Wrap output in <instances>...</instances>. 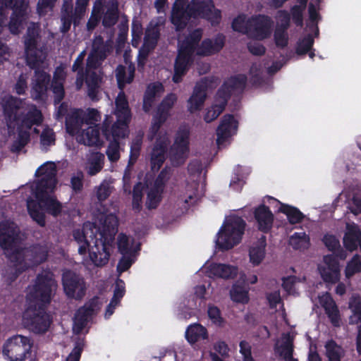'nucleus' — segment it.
<instances>
[{
    "label": "nucleus",
    "instance_id": "1",
    "mask_svg": "<svg viewBox=\"0 0 361 361\" xmlns=\"http://www.w3.org/2000/svg\"><path fill=\"white\" fill-rule=\"evenodd\" d=\"M117 226L118 219L114 209V211L99 212L94 223H85L82 228L75 230L73 238L82 259L90 260L96 266L106 264L109 259Z\"/></svg>",
    "mask_w": 361,
    "mask_h": 361
},
{
    "label": "nucleus",
    "instance_id": "2",
    "mask_svg": "<svg viewBox=\"0 0 361 361\" xmlns=\"http://www.w3.org/2000/svg\"><path fill=\"white\" fill-rule=\"evenodd\" d=\"M56 171L54 162L43 164L35 172L36 183L30 188H25L35 197L27 200L29 214L42 226L45 224V213L56 216L61 212L62 206L53 195L57 183Z\"/></svg>",
    "mask_w": 361,
    "mask_h": 361
},
{
    "label": "nucleus",
    "instance_id": "3",
    "mask_svg": "<svg viewBox=\"0 0 361 361\" xmlns=\"http://www.w3.org/2000/svg\"><path fill=\"white\" fill-rule=\"evenodd\" d=\"M18 228L9 220L0 223V247L6 251L11 267L4 275L7 281H13L18 275L46 260L47 250L37 245L21 248L18 244Z\"/></svg>",
    "mask_w": 361,
    "mask_h": 361
},
{
    "label": "nucleus",
    "instance_id": "4",
    "mask_svg": "<svg viewBox=\"0 0 361 361\" xmlns=\"http://www.w3.org/2000/svg\"><path fill=\"white\" fill-rule=\"evenodd\" d=\"M56 283L51 273H44L37 276L30 286L26 295V310L23 313L24 324L36 333L46 331L50 324V318L42 309L51 300Z\"/></svg>",
    "mask_w": 361,
    "mask_h": 361
},
{
    "label": "nucleus",
    "instance_id": "5",
    "mask_svg": "<svg viewBox=\"0 0 361 361\" xmlns=\"http://www.w3.org/2000/svg\"><path fill=\"white\" fill-rule=\"evenodd\" d=\"M3 109L8 129L16 128L18 131V137L11 149L20 151L29 141L31 132L37 133L32 126H39L42 122V113L35 105L12 96L4 99Z\"/></svg>",
    "mask_w": 361,
    "mask_h": 361
},
{
    "label": "nucleus",
    "instance_id": "6",
    "mask_svg": "<svg viewBox=\"0 0 361 361\" xmlns=\"http://www.w3.org/2000/svg\"><path fill=\"white\" fill-rule=\"evenodd\" d=\"M202 37V31L199 29L190 31L186 37H178V55L177 56L173 80L178 83L185 73L189 65L193 60L194 54L210 56L219 51L224 44V37L218 35L214 39H206L198 45Z\"/></svg>",
    "mask_w": 361,
    "mask_h": 361
},
{
    "label": "nucleus",
    "instance_id": "7",
    "mask_svg": "<svg viewBox=\"0 0 361 361\" xmlns=\"http://www.w3.org/2000/svg\"><path fill=\"white\" fill-rule=\"evenodd\" d=\"M100 121L101 114L95 109H73L66 116V131L81 144L100 147L104 145L97 127Z\"/></svg>",
    "mask_w": 361,
    "mask_h": 361
},
{
    "label": "nucleus",
    "instance_id": "8",
    "mask_svg": "<svg viewBox=\"0 0 361 361\" xmlns=\"http://www.w3.org/2000/svg\"><path fill=\"white\" fill-rule=\"evenodd\" d=\"M176 100L177 96L173 93L168 94L162 100L149 129L148 138L154 142L151 154V164L154 171L158 170L165 160V152L170 143V137L168 130L161 128V126L169 117L170 110Z\"/></svg>",
    "mask_w": 361,
    "mask_h": 361
},
{
    "label": "nucleus",
    "instance_id": "9",
    "mask_svg": "<svg viewBox=\"0 0 361 361\" xmlns=\"http://www.w3.org/2000/svg\"><path fill=\"white\" fill-rule=\"evenodd\" d=\"M115 102L116 122L109 129L112 121L111 116H106L102 126L106 138L111 140L106 149V155L111 162L117 161L120 158L121 150L120 140L128 135V126L131 118L128 102L122 91L118 94Z\"/></svg>",
    "mask_w": 361,
    "mask_h": 361
},
{
    "label": "nucleus",
    "instance_id": "10",
    "mask_svg": "<svg viewBox=\"0 0 361 361\" xmlns=\"http://www.w3.org/2000/svg\"><path fill=\"white\" fill-rule=\"evenodd\" d=\"M38 35V26L31 24L27 29V36L25 39V54L27 63L32 68H35L31 89V96L35 99H44L47 94V84L49 76L44 70L46 59V53L42 49L37 47V37Z\"/></svg>",
    "mask_w": 361,
    "mask_h": 361
},
{
    "label": "nucleus",
    "instance_id": "11",
    "mask_svg": "<svg viewBox=\"0 0 361 361\" xmlns=\"http://www.w3.org/2000/svg\"><path fill=\"white\" fill-rule=\"evenodd\" d=\"M206 18L212 23L220 19V11L214 8L211 0H193L190 5L188 0H176L174 3L171 22L177 30L184 28L190 18Z\"/></svg>",
    "mask_w": 361,
    "mask_h": 361
},
{
    "label": "nucleus",
    "instance_id": "12",
    "mask_svg": "<svg viewBox=\"0 0 361 361\" xmlns=\"http://www.w3.org/2000/svg\"><path fill=\"white\" fill-rule=\"evenodd\" d=\"M106 47L103 44L102 39L97 37L92 44V51L90 53L86 68V83L89 97L92 99H97L99 83L101 81L99 71L97 67L102 61L106 58Z\"/></svg>",
    "mask_w": 361,
    "mask_h": 361
},
{
    "label": "nucleus",
    "instance_id": "13",
    "mask_svg": "<svg viewBox=\"0 0 361 361\" xmlns=\"http://www.w3.org/2000/svg\"><path fill=\"white\" fill-rule=\"evenodd\" d=\"M245 228V222L240 216H227L217 233L216 245L224 250L232 249L241 242Z\"/></svg>",
    "mask_w": 361,
    "mask_h": 361
},
{
    "label": "nucleus",
    "instance_id": "14",
    "mask_svg": "<svg viewBox=\"0 0 361 361\" xmlns=\"http://www.w3.org/2000/svg\"><path fill=\"white\" fill-rule=\"evenodd\" d=\"M188 171L190 176L179 199L180 203L184 204L185 209L196 203L204 192L202 181L204 173L202 171L201 163L198 161L192 162L189 165Z\"/></svg>",
    "mask_w": 361,
    "mask_h": 361
},
{
    "label": "nucleus",
    "instance_id": "15",
    "mask_svg": "<svg viewBox=\"0 0 361 361\" xmlns=\"http://www.w3.org/2000/svg\"><path fill=\"white\" fill-rule=\"evenodd\" d=\"M3 353L5 359L11 361L33 360L36 358L32 342L29 338L20 335L14 336L6 341Z\"/></svg>",
    "mask_w": 361,
    "mask_h": 361
},
{
    "label": "nucleus",
    "instance_id": "16",
    "mask_svg": "<svg viewBox=\"0 0 361 361\" xmlns=\"http://www.w3.org/2000/svg\"><path fill=\"white\" fill-rule=\"evenodd\" d=\"M189 130L181 128L176 133L174 143L170 150V159L173 164L183 163L188 153Z\"/></svg>",
    "mask_w": 361,
    "mask_h": 361
},
{
    "label": "nucleus",
    "instance_id": "17",
    "mask_svg": "<svg viewBox=\"0 0 361 361\" xmlns=\"http://www.w3.org/2000/svg\"><path fill=\"white\" fill-rule=\"evenodd\" d=\"M102 302L99 298H95L80 308L74 317L73 331L79 334L86 327L87 323L100 308Z\"/></svg>",
    "mask_w": 361,
    "mask_h": 361
},
{
    "label": "nucleus",
    "instance_id": "18",
    "mask_svg": "<svg viewBox=\"0 0 361 361\" xmlns=\"http://www.w3.org/2000/svg\"><path fill=\"white\" fill-rule=\"evenodd\" d=\"M63 290L70 298L81 299L85 294L86 286L83 279L71 271H66L62 278Z\"/></svg>",
    "mask_w": 361,
    "mask_h": 361
},
{
    "label": "nucleus",
    "instance_id": "19",
    "mask_svg": "<svg viewBox=\"0 0 361 361\" xmlns=\"http://www.w3.org/2000/svg\"><path fill=\"white\" fill-rule=\"evenodd\" d=\"M250 27L247 35L257 40H263L270 37L272 30L273 21L267 16H252Z\"/></svg>",
    "mask_w": 361,
    "mask_h": 361
},
{
    "label": "nucleus",
    "instance_id": "20",
    "mask_svg": "<svg viewBox=\"0 0 361 361\" xmlns=\"http://www.w3.org/2000/svg\"><path fill=\"white\" fill-rule=\"evenodd\" d=\"M318 270L322 279L328 283H336L341 278V269L338 260L332 255L324 257L318 266Z\"/></svg>",
    "mask_w": 361,
    "mask_h": 361
},
{
    "label": "nucleus",
    "instance_id": "21",
    "mask_svg": "<svg viewBox=\"0 0 361 361\" xmlns=\"http://www.w3.org/2000/svg\"><path fill=\"white\" fill-rule=\"evenodd\" d=\"M238 121L231 115H225L216 129V143L219 147L226 145L236 133Z\"/></svg>",
    "mask_w": 361,
    "mask_h": 361
},
{
    "label": "nucleus",
    "instance_id": "22",
    "mask_svg": "<svg viewBox=\"0 0 361 361\" xmlns=\"http://www.w3.org/2000/svg\"><path fill=\"white\" fill-rule=\"evenodd\" d=\"M202 269L209 278L224 279L233 278L238 272V269L235 266L209 262H206Z\"/></svg>",
    "mask_w": 361,
    "mask_h": 361
},
{
    "label": "nucleus",
    "instance_id": "23",
    "mask_svg": "<svg viewBox=\"0 0 361 361\" xmlns=\"http://www.w3.org/2000/svg\"><path fill=\"white\" fill-rule=\"evenodd\" d=\"M29 13L27 0H16L13 6V15L8 27L11 32L17 34L23 27Z\"/></svg>",
    "mask_w": 361,
    "mask_h": 361
},
{
    "label": "nucleus",
    "instance_id": "24",
    "mask_svg": "<svg viewBox=\"0 0 361 361\" xmlns=\"http://www.w3.org/2000/svg\"><path fill=\"white\" fill-rule=\"evenodd\" d=\"M159 36V30L157 25L151 23L146 30L143 46L139 51V65H144L149 52L155 47Z\"/></svg>",
    "mask_w": 361,
    "mask_h": 361
},
{
    "label": "nucleus",
    "instance_id": "25",
    "mask_svg": "<svg viewBox=\"0 0 361 361\" xmlns=\"http://www.w3.org/2000/svg\"><path fill=\"white\" fill-rule=\"evenodd\" d=\"M316 305L322 307L331 322L334 326H339L341 323V315L338 308L331 296L328 293H323L317 296Z\"/></svg>",
    "mask_w": 361,
    "mask_h": 361
},
{
    "label": "nucleus",
    "instance_id": "26",
    "mask_svg": "<svg viewBox=\"0 0 361 361\" xmlns=\"http://www.w3.org/2000/svg\"><path fill=\"white\" fill-rule=\"evenodd\" d=\"M294 337L295 333L293 331L283 334L276 342L275 351L281 359L286 361H297V359L294 360L293 357Z\"/></svg>",
    "mask_w": 361,
    "mask_h": 361
},
{
    "label": "nucleus",
    "instance_id": "27",
    "mask_svg": "<svg viewBox=\"0 0 361 361\" xmlns=\"http://www.w3.org/2000/svg\"><path fill=\"white\" fill-rule=\"evenodd\" d=\"M266 238L264 235L250 246L248 257L252 266H259L264 261L266 257Z\"/></svg>",
    "mask_w": 361,
    "mask_h": 361
},
{
    "label": "nucleus",
    "instance_id": "28",
    "mask_svg": "<svg viewBox=\"0 0 361 361\" xmlns=\"http://www.w3.org/2000/svg\"><path fill=\"white\" fill-rule=\"evenodd\" d=\"M245 76L241 74L230 78L219 90V96L224 97L226 95L227 99L232 92L242 90L245 87Z\"/></svg>",
    "mask_w": 361,
    "mask_h": 361
},
{
    "label": "nucleus",
    "instance_id": "29",
    "mask_svg": "<svg viewBox=\"0 0 361 361\" xmlns=\"http://www.w3.org/2000/svg\"><path fill=\"white\" fill-rule=\"evenodd\" d=\"M207 97L205 87L197 85L188 100L187 108L190 113L194 114L201 110Z\"/></svg>",
    "mask_w": 361,
    "mask_h": 361
},
{
    "label": "nucleus",
    "instance_id": "30",
    "mask_svg": "<svg viewBox=\"0 0 361 361\" xmlns=\"http://www.w3.org/2000/svg\"><path fill=\"white\" fill-rule=\"evenodd\" d=\"M164 92V87L159 82H154L148 85L143 99V109L149 111L157 97Z\"/></svg>",
    "mask_w": 361,
    "mask_h": 361
},
{
    "label": "nucleus",
    "instance_id": "31",
    "mask_svg": "<svg viewBox=\"0 0 361 361\" xmlns=\"http://www.w3.org/2000/svg\"><path fill=\"white\" fill-rule=\"evenodd\" d=\"M125 291L124 282L122 280L118 279L116 283L114 296L107 305L104 313L105 319H109L114 314V310L119 305L121 300L125 294Z\"/></svg>",
    "mask_w": 361,
    "mask_h": 361
},
{
    "label": "nucleus",
    "instance_id": "32",
    "mask_svg": "<svg viewBox=\"0 0 361 361\" xmlns=\"http://www.w3.org/2000/svg\"><path fill=\"white\" fill-rule=\"evenodd\" d=\"M226 96L219 97L217 93L214 104L211 107L207 108L204 114V120L207 123H210L215 120L219 114L224 111L226 104Z\"/></svg>",
    "mask_w": 361,
    "mask_h": 361
},
{
    "label": "nucleus",
    "instance_id": "33",
    "mask_svg": "<svg viewBox=\"0 0 361 361\" xmlns=\"http://www.w3.org/2000/svg\"><path fill=\"white\" fill-rule=\"evenodd\" d=\"M118 248L121 255L135 254L140 250V243L131 236L121 233L118 237Z\"/></svg>",
    "mask_w": 361,
    "mask_h": 361
},
{
    "label": "nucleus",
    "instance_id": "34",
    "mask_svg": "<svg viewBox=\"0 0 361 361\" xmlns=\"http://www.w3.org/2000/svg\"><path fill=\"white\" fill-rule=\"evenodd\" d=\"M104 155L100 152L90 154L85 164V169L88 175L94 176L103 168Z\"/></svg>",
    "mask_w": 361,
    "mask_h": 361
},
{
    "label": "nucleus",
    "instance_id": "35",
    "mask_svg": "<svg viewBox=\"0 0 361 361\" xmlns=\"http://www.w3.org/2000/svg\"><path fill=\"white\" fill-rule=\"evenodd\" d=\"M255 216L258 224V227L263 231H267L272 226L273 215L265 206L259 207L255 212Z\"/></svg>",
    "mask_w": 361,
    "mask_h": 361
},
{
    "label": "nucleus",
    "instance_id": "36",
    "mask_svg": "<svg viewBox=\"0 0 361 361\" xmlns=\"http://www.w3.org/2000/svg\"><path fill=\"white\" fill-rule=\"evenodd\" d=\"M185 338L190 344L208 338V332L205 327L200 324L190 325L185 331Z\"/></svg>",
    "mask_w": 361,
    "mask_h": 361
},
{
    "label": "nucleus",
    "instance_id": "37",
    "mask_svg": "<svg viewBox=\"0 0 361 361\" xmlns=\"http://www.w3.org/2000/svg\"><path fill=\"white\" fill-rule=\"evenodd\" d=\"M66 73L63 67H58L54 75V79L51 84L52 91L55 97V102H60L63 97L64 91L63 81L64 80Z\"/></svg>",
    "mask_w": 361,
    "mask_h": 361
},
{
    "label": "nucleus",
    "instance_id": "38",
    "mask_svg": "<svg viewBox=\"0 0 361 361\" xmlns=\"http://www.w3.org/2000/svg\"><path fill=\"white\" fill-rule=\"evenodd\" d=\"M126 61L127 66H118L116 71L118 87L121 90L123 88L126 84L130 83L134 77V66L128 63L126 56Z\"/></svg>",
    "mask_w": 361,
    "mask_h": 361
},
{
    "label": "nucleus",
    "instance_id": "39",
    "mask_svg": "<svg viewBox=\"0 0 361 361\" xmlns=\"http://www.w3.org/2000/svg\"><path fill=\"white\" fill-rule=\"evenodd\" d=\"M341 201H347L348 208L350 213L356 216L361 218V195L355 193L347 195L346 192H342L338 196Z\"/></svg>",
    "mask_w": 361,
    "mask_h": 361
},
{
    "label": "nucleus",
    "instance_id": "40",
    "mask_svg": "<svg viewBox=\"0 0 361 361\" xmlns=\"http://www.w3.org/2000/svg\"><path fill=\"white\" fill-rule=\"evenodd\" d=\"M164 189L153 184L147 185L146 206L148 209L156 208L161 199Z\"/></svg>",
    "mask_w": 361,
    "mask_h": 361
},
{
    "label": "nucleus",
    "instance_id": "41",
    "mask_svg": "<svg viewBox=\"0 0 361 361\" xmlns=\"http://www.w3.org/2000/svg\"><path fill=\"white\" fill-rule=\"evenodd\" d=\"M267 298L269 308L272 312H278L282 319L286 322L283 304L282 303L279 292L276 290L271 292L267 295Z\"/></svg>",
    "mask_w": 361,
    "mask_h": 361
},
{
    "label": "nucleus",
    "instance_id": "42",
    "mask_svg": "<svg viewBox=\"0 0 361 361\" xmlns=\"http://www.w3.org/2000/svg\"><path fill=\"white\" fill-rule=\"evenodd\" d=\"M106 11L103 18V25L104 27H111L114 25L118 18L117 9L118 4L116 0H111L106 5Z\"/></svg>",
    "mask_w": 361,
    "mask_h": 361
},
{
    "label": "nucleus",
    "instance_id": "43",
    "mask_svg": "<svg viewBox=\"0 0 361 361\" xmlns=\"http://www.w3.org/2000/svg\"><path fill=\"white\" fill-rule=\"evenodd\" d=\"M274 201L279 206V211L286 215L290 224H297L302 220L303 215L297 208Z\"/></svg>",
    "mask_w": 361,
    "mask_h": 361
},
{
    "label": "nucleus",
    "instance_id": "44",
    "mask_svg": "<svg viewBox=\"0 0 361 361\" xmlns=\"http://www.w3.org/2000/svg\"><path fill=\"white\" fill-rule=\"evenodd\" d=\"M289 244L295 250H305L310 245V239L305 232H297L290 236Z\"/></svg>",
    "mask_w": 361,
    "mask_h": 361
},
{
    "label": "nucleus",
    "instance_id": "45",
    "mask_svg": "<svg viewBox=\"0 0 361 361\" xmlns=\"http://www.w3.org/2000/svg\"><path fill=\"white\" fill-rule=\"evenodd\" d=\"M326 355L330 361H340L343 357L344 350L333 341L325 345Z\"/></svg>",
    "mask_w": 361,
    "mask_h": 361
},
{
    "label": "nucleus",
    "instance_id": "46",
    "mask_svg": "<svg viewBox=\"0 0 361 361\" xmlns=\"http://www.w3.org/2000/svg\"><path fill=\"white\" fill-rule=\"evenodd\" d=\"M73 5L72 0H63V5L62 8V27L61 31L65 32L70 29L71 25V13H72Z\"/></svg>",
    "mask_w": 361,
    "mask_h": 361
},
{
    "label": "nucleus",
    "instance_id": "47",
    "mask_svg": "<svg viewBox=\"0 0 361 361\" xmlns=\"http://www.w3.org/2000/svg\"><path fill=\"white\" fill-rule=\"evenodd\" d=\"M252 16L250 18L245 15H239L233 20L232 27L235 31L247 35L248 29L251 27L250 24H252Z\"/></svg>",
    "mask_w": 361,
    "mask_h": 361
},
{
    "label": "nucleus",
    "instance_id": "48",
    "mask_svg": "<svg viewBox=\"0 0 361 361\" xmlns=\"http://www.w3.org/2000/svg\"><path fill=\"white\" fill-rule=\"evenodd\" d=\"M104 3V0H96L93 6L92 15L87 24V27L89 31L92 30L98 24Z\"/></svg>",
    "mask_w": 361,
    "mask_h": 361
},
{
    "label": "nucleus",
    "instance_id": "49",
    "mask_svg": "<svg viewBox=\"0 0 361 361\" xmlns=\"http://www.w3.org/2000/svg\"><path fill=\"white\" fill-rule=\"evenodd\" d=\"M231 298L235 302L246 303L248 302V290L243 286L234 285L231 290Z\"/></svg>",
    "mask_w": 361,
    "mask_h": 361
},
{
    "label": "nucleus",
    "instance_id": "50",
    "mask_svg": "<svg viewBox=\"0 0 361 361\" xmlns=\"http://www.w3.org/2000/svg\"><path fill=\"white\" fill-rule=\"evenodd\" d=\"M361 272V257L356 255L346 264L345 275L350 279L354 274Z\"/></svg>",
    "mask_w": 361,
    "mask_h": 361
},
{
    "label": "nucleus",
    "instance_id": "51",
    "mask_svg": "<svg viewBox=\"0 0 361 361\" xmlns=\"http://www.w3.org/2000/svg\"><path fill=\"white\" fill-rule=\"evenodd\" d=\"M55 135L53 130L49 128H44L40 135V145L43 149L54 145Z\"/></svg>",
    "mask_w": 361,
    "mask_h": 361
},
{
    "label": "nucleus",
    "instance_id": "52",
    "mask_svg": "<svg viewBox=\"0 0 361 361\" xmlns=\"http://www.w3.org/2000/svg\"><path fill=\"white\" fill-rule=\"evenodd\" d=\"M207 314L212 324L216 326H223L224 325L225 321L221 317L218 307L214 305H209L208 307Z\"/></svg>",
    "mask_w": 361,
    "mask_h": 361
},
{
    "label": "nucleus",
    "instance_id": "53",
    "mask_svg": "<svg viewBox=\"0 0 361 361\" xmlns=\"http://www.w3.org/2000/svg\"><path fill=\"white\" fill-rule=\"evenodd\" d=\"M95 193L99 202L105 200L111 193L112 187L107 181H103L98 187L95 188Z\"/></svg>",
    "mask_w": 361,
    "mask_h": 361
},
{
    "label": "nucleus",
    "instance_id": "54",
    "mask_svg": "<svg viewBox=\"0 0 361 361\" xmlns=\"http://www.w3.org/2000/svg\"><path fill=\"white\" fill-rule=\"evenodd\" d=\"M214 348L221 357H219L216 355L212 353L211 355L213 361H221L222 359H225L228 356L229 349L224 342L218 341L215 343Z\"/></svg>",
    "mask_w": 361,
    "mask_h": 361
},
{
    "label": "nucleus",
    "instance_id": "55",
    "mask_svg": "<svg viewBox=\"0 0 361 361\" xmlns=\"http://www.w3.org/2000/svg\"><path fill=\"white\" fill-rule=\"evenodd\" d=\"M275 44L279 47H284L287 45L288 41V35L286 29L281 27H276L274 31Z\"/></svg>",
    "mask_w": 361,
    "mask_h": 361
},
{
    "label": "nucleus",
    "instance_id": "56",
    "mask_svg": "<svg viewBox=\"0 0 361 361\" xmlns=\"http://www.w3.org/2000/svg\"><path fill=\"white\" fill-rule=\"evenodd\" d=\"M144 186L142 183L137 184L133 190V208L139 211L142 207V190Z\"/></svg>",
    "mask_w": 361,
    "mask_h": 361
},
{
    "label": "nucleus",
    "instance_id": "57",
    "mask_svg": "<svg viewBox=\"0 0 361 361\" xmlns=\"http://www.w3.org/2000/svg\"><path fill=\"white\" fill-rule=\"evenodd\" d=\"M122 255L123 257L117 266V270L120 274L130 268V267L134 262L135 257V254H127Z\"/></svg>",
    "mask_w": 361,
    "mask_h": 361
},
{
    "label": "nucleus",
    "instance_id": "58",
    "mask_svg": "<svg viewBox=\"0 0 361 361\" xmlns=\"http://www.w3.org/2000/svg\"><path fill=\"white\" fill-rule=\"evenodd\" d=\"M305 7L302 5H295L291 8L290 13L293 21L298 26L302 25V13Z\"/></svg>",
    "mask_w": 361,
    "mask_h": 361
},
{
    "label": "nucleus",
    "instance_id": "59",
    "mask_svg": "<svg viewBox=\"0 0 361 361\" xmlns=\"http://www.w3.org/2000/svg\"><path fill=\"white\" fill-rule=\"evenodd\" d=\"M314 39L312 35H309L298 42L297 47V53L303 54L309 51L313 45Z\"/></svg>",
    "mask_w": 361,
    "mask_h": 361
},
{
    "label": "nucleus",
    "instance_id": "60",
    "mask_svg": "<svg viewBox=\"0 0 361 361\" xmlns=\"http://www.w3.org/2000/svg\"><path fill=\"white\" fill-rule=\"evenodd\" d=\"M276 27L287 29L290 24V14L284 10L279 11L276 16Z\"/></svg>",
    "mask_w": 361,
    "mask_h": 361
},
{
    "label": "nucleus",
    "instance_id": "61",
    "mask_svg": "<svg viewBox=\"0 0 361 361\" xmlns=\"http://www.w3.org/2000/svg\"><path fill=\"white\" fill-rule=\"evenodd\" d=\"M142 35V28L141 23L137 20L133 21L132 25V44L134 47L138 46Z\"/></svg>",
    "mask_w": 361,
    "mask_h": 361
},
{
    "label": "nucleus",
    "instance_id": "62",
    "mask_svg": "<svg viewBox=\"0 0 361 361\" xmlns=\"http://www.w3.org/2000/svg\"><path fill=\"white\" fill-rule=\"evenodd\" d=\"M317 10H318L317 8L312 3H310L309 8H308L309 18H310L311 23L312 24L311 25L312 29V30H315L316 35H317V33H318V28L316 25V23L318 22L319 18V16L317 13Z\"/></svg>",
    "mask_w": 361,
    "mask_h": 361
},
{
    "label": "nucleus",
    "instance_id": "63",
    "mask_svg": "<svg viewBox=\"0 0 361 361\" xmlns=\"http://www.w3.org/2000/svg\"><path fill=\"white\" fill-rule=\"evenodd\" d=\"M171 174V170L170 168L163 169L152 184L164 189V185L170 178Z\"/></svg>",
    "mask_w": 361,
    "mask_h": 361
},
{
    "label": "nucleus",
    "instance_id": "64",
    "mask_svg": "<svg viewBox=\"0 0 361 361\" xmlns=\"http://www.w3.org/2000/svg\"><path fill=\"white\" fill-rule=\"evenodd\" d=\"M323 241L325 245L331 251H334L341 247L338 239L334 235H325Z\"/></svg>",
    "mask_w": 361,
    "mask_h": 361
}]
</instances>
